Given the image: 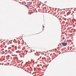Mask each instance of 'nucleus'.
Returning <instances> with one entry per match:
<instances>
[{
    "label": "nucleus",
    "mask_w": 76,
    "mask_h": 76,
    "mask_svg": "<svg viewBox=\"0 0 76 76\" xmlns=\"http://www.w3.org/2000/svg\"><path fill=\"white\" fill-rule=\"evenodd\" d=\"M14 47V45H13L12 46V47Z\"/></svg>",
    "instance_id": "7ed1b4c3"
},
{
    "label": "nucleus",
    "mask_w": 76,
    "mask_h": 76,
    "mask_svg": "<svg viewBox=\"0 0 76 76\" xmlns=\"http://www.w3.org/2000/svg\"><path fill=\"white\" fill-rule=\"evenodd\" d=\"M25 6H26L27 7H29V6L28 5H25Z\"/></svg>",
    "instance_id": "f03ea898"
},
{
    "label": "nucleus",
    "mask_w": 76,
    "mask_h": 76,
    "mask_svg": "<svg viewBox=\"0 0 76 76\" xmlns=\"http://www.w3.org/2000/svg\"><path fill=\"white\" fill-rule=\"evenodd\" d=\"M43 26V27H44V26Z\"/></svg>",
    "instance_id": "20e7f679"
},
{
    "label": "nucleus",
    "mask_w": 76,
    "mask_h": 76,
    "mask_svg": "<svg viewBox=\"0 0 76 76\" xmlns=\"http://www.w3.org/2000/svg\"><path fill=\"white\" fill-rule=\"evenodd\" d=\"M63 45L64 46H66V45H67V43L64 42Z\"/></svg>",
    "instance_id": "f257e3e1"
}]
</instances>
